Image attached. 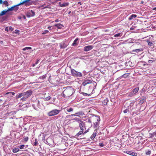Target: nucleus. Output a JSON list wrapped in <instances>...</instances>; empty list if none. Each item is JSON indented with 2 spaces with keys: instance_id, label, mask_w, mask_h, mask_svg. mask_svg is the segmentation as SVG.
<instances>
[{
  "instance_id": "1",
  "label": "nucleus",
  "mask_w": 156,
  "mask_h": 156,
  "mask_svg": "<svg viewBox=\"0 0 156 156\" xmlns=\"http://www.w3.org/2000/svg\"><path fill=\"white\" fill-rule=\"evenodd\" d=\"M100 119L99 116H96L92 117L90 119H89L88 122L90 123H92L94 124V126L95 128H98L99 124Z\"/></svg>"
},
{
  "instance_id": "2",
  "label": "nucleus",
  "mask_w": 156,
  "mask_h": 156,
  "mask_svg": "<svg viewBox=\"0 0 156 156\" xmlns=\"http://www.w3.org/2000/svg\"><path fill=\"white\" fill-rule=\"evenodd\" d=\"M73 93V89L70 87H68L64 90L61 95L64 98H66L71 96Z\"/></svg>"
},
{
  "instance_id": "3",
  "label": "nucleus",
  "mask_w": 156,
  "mask_h": 156,
  "mask_svg": "<svg viewBox=\"0 0 156 156\" xmlns=\"http://www.w3.org/2000/svg\"><path fill=\"white\" fill-rule=\"evenodd\" d=\"M71 73L72 75L76 77H80L82 76V74L79 72L76 71L74 69H71Z\"/></svg>"
},
{
  "instance_id": "4",
  "label": "nucleus",
  "mask_w": 156,
  "mask_h": 156,
  "mask_svg": "<svg viewBox=\"0 0 156 156\" xmlns=\"http://www.w3.org/2000/svg\"><path fill=\"white\" fill-rule=\"evenodd\" d=\"M60 112V110L55 109L49 112L48 113V115L50 116H54L58 114Z\"/></svg>"
},
{
  "instance_id": "5",
  "label": "nucleus",
  "mask_w": 156,
  "mask_h": 156,
  "mask_svg": "<svg viewBox=\"0 0 156 156\" xmlns=\"http://www.w3.org/2000/svg\"><path fill=\"white\" fill-rule=\"evenodd\" d=\"M32 91L31 90H28L26 92H24L23 93V97L21 99H23L24 98H28L32 94Z\"/></svg>"
},
{
  "instance_id": "6",
  "label": "nucleus",
  "mask_w": 156,
  "mask_h": 156,
  "mask_svg": "<svg viewBox=\"0 0 156 156\" xmlns=\"http://www.w3.org/2000/svg\"><path fill=\"white\" fill-rule=\"evenodd\" d=\"M35 12L33 10H31L28 11L26 14V15L27 17L29 18L34 16Z\"/></svg>"
},
{
  "instance_id": "7",
  "label": "nucleus",
  "mask_w": 156,
  "mask_h": 156,
  "mask_svg": "<svg viewBox=\"0 0 156 156\" xmlns=\"http://www.w3.org/2000/svg\"><path fill=\"white\" fill-rule=\"evenodd\" d=\"M93 48V46L92 45H88L84 47L83 50L84 51H87L91 50Z\"/></svg>"
},
{
  "instance_id": "8",
  "label": "nucleus",
  "mask_w": 156,
  "mask_h": 156,
  "mask_svg": "<svg viewBox=\"0 0 156 156\" xmlns=\"http://www.w3.org/2000/svg\"><path fill=\"white\" fill-rule=\"evenodd\" d=\"M92 80H85L82 83V85L83 86H85L88 84L91 83H92Z\"/></svg>"
},
{
  "instance_id": "9",
  "label": "nucleus",
  "mask_w": 156,
  "mask_h": 156,
  "mask_svg": "<svg viewBox=\"0 0 156 156\" xmlns=\"http://www.w3.org/2000/svg\"><path fill=\"white\" fill-rule=\"evenodd\" d=\"M84 122H80L79 124V126L81 130H84V127L85 126Z\"/></svg>"
},
{
  "instance_id": "10",
  "label": "nucleus",
  "mask_w": 156,
  "mask_h": 156,
  "mask_svg": "<svg viewBox=\"0 0 156 156\" xmlns=\"http://www.w3.org/2000/svg\"><path fill=\"white\" fill-rule=\"evenodd\" d=\"M59 45L60 46V48H65L67 46V45L65 44L64 42H61L60 44Z\"/></svg>"
},
{
  "instance_id": "11",
  "label": "nucleus",
  "mask_w": 156,
  "mask_h": 156,
  "mask_svg": "<svg viewBox=\"0 0 156 156\" xmlns=\"http://www.w3.org/2000/svg\"><path fill=\"white\" fill-rule=\"evenodd\" d=\"M79 39L78 38H76L74 41L73 43L72 44V46H76L78 45L79 43V41L78 42V41Z\"/></svg>"
},
{
  "instance_id": "12",
  "label": "nucleus",
  "mask_w": 156,
  "mask_h": 156,
  "mask_svg": "<svg viewBox=\"0 0 156 156\" xmlns=\"http://www.w3.org/2000/svg\"><path fill=\"white\" fill-rule=\"evenodd\" d=\"M126 153L133 156H136L137 155V153L131 151H126Z\"/></svg>"
},
{
  "instance_id": "13",
  "label": "nucleus",
  "mask_w": 156,
  "mask_h": 156,
  "mask_svg": "<svg viewBox=\"0 0 156 156\" xmlns=\"http://www.w3.org/2000/svg\"><path fill=\"white\" fill-rule=\"evenodd\" d=\"M65 109H66V111L68 112H73V109L71 107L70 108H68V107H66L65 108Z\"/></svg>"
},
{
  "instance_id": "14",
  "label": "nucleus",
  "mask_w": 156,
  "mask_h": 156,
  "mask_svg": "<svg viewBox=\"0 0 156 156\" xmlns=\"http://www.w3.org/2000/svg\"><path fill=\"white\" fill-rule=\"evenodd\" d=\"M95 131L96 130L94 131V132L93 133V134L91 135V136H90V138L92 140H93L95 137V136H96L97 133L96 131L95 132Z\"/></svg>"
},
{
  "instance_id": "15",
  "label": "nucleus",
  "mask_w": 156,
  "mask_h": 156,
  "mask_svg": "<svg viewBox=\"0 0 156 156\" xmlns=\"http://www.w3.org/2000/svg\"><path fill=\"white\" fill-rule=\"evenodd\" d=\"M139 89V88L138 87L135 88L133 90L132 93H133L134 94H135L138 91Z\"/></svg>"
},
{
  "instance_id": "16",
  "label": "nucleus",
  "mask_w": 156,
  "mask_h": 156,
  "mask_svg": "<svg viewBox=\"0 0 156 156\" xmlns=\"http://www.w3.org/2000/svg\"><path fill=\"white\" fill-rule=\"evenodd\" d=\"M59 5L61 7H64L68 5V3H63L62 4L61 2L59 3Z\"/></svg>"
},
{
  "instance_id": "17",
  "label": "nucleus",
  "mask_w": 156,
  "mask_h": 156,
  "mask_svg": "<svg viewBox=\"0 0 156 156\" xmlns=\"http://www.w3.org/2000/svg\"><path fill=\"white\" fill-rule=\"evenodd\" d=\"M137 16V15L135 14H132V15L129 18V20H130L133 18H135Z\"/></svg>"
},
{
  "instance_id": "18",
  "label": "nucleus",
  "mask_w": 156,
  "mask_h": 156,
  "mask_svg": "<svg viewBox=\"0 0 156 156\" xmlns=\"http://www.w3.org/2000/svg\"><path fill=\"white\" fill-rule=\"evenodd\" d=\"M55 26L56 27L58 28L61 29L63 27L62 25L60 23H58L55 25Z\"/></svg>"
},
{
  "instance_id": "19",
  "label": "nucleus",
  "mask_w": 156,
  "mask_h": 156,
  "mask_svg": "<svg viewBox=\"0 0 156 156\" xmlns=\"http://www.w3.org/2000/svg\"><path fill=\"white\" fill-rule=\"evenodd\" d=\"M8 12L7 10H5L2 11L1 13H0V16H2L4 15L6 13Z\"/></svg>"
},
{
  "instance_id": "20",
  "label": "nucleus",
  "mask_w": 156,
  "mask_h": 156,
  "mask_svg": "<svg viewBox=\"0 0 156 156\" xmlns=\"http://www.w3.org/2000/svg\"><path fill=\"white\" fill-rule=\"evenodd\" d=\"M108 101V99L107 98H106L103 101L102 103L103 105H105L107 104Z\"/></svg>"
},
{
  "instance_id": "21",
  "label": "nucleus",
  "mask_w": 156,
  "mask_h": 156,
  "mask_svg": "<svg viewBox=\"0 0 156 156\" xmlns=\"http://www.w3.org/2000/svg\"><path fill=\"white\" fill-rule=\"evenodd\" d=\"M154 136H156V131L155 132H154L152 133H150V136L149 138H151L154 137Z\"/></svg>"
},
{
  "instance_id": "22",
  "label": "nucleus",
  "mask_w": 156,
  "mask_h": 156,
  "mask_svg": "<svg viewBox=\"0 0 156 156\" xmlns=\"http://www.w3.org/2000/svg\"><path fill=\"white\" fill-rule=\"evenodd\" d=\"M77 115H80V112H77V113H76L75 114H71V115H67V116H66V117L68 118L69 116H77Z\"/></svg>"
},
{
  "instance_id": "23",
  "label": "nucleus",
  "mask_w": 156,
  "mask_h": 156,
  "mask_svg": "<svg viewBox=\"0 0 156 156\" xmlns=\"http://www.w3.org/2000/svg\"><path fill=\"white\" fill-rule=\"evenodd\" d=\"M20 150L18 148H15L12 149V152L14 153H16L18 152Z\"/></svg>"
},
{
  "instance_id": "24",
  "label": "nucleus",
  "mask_w": 156,
  "mask_h": 156,
  "mask_svg": "<svg viewBox=\"0 0 156 156\" xmlns=\"http://www.w3.org/2000/svg\"><path fill=\"white\" fill-rule=\"evenodd\" d=\"M83 133V130H81L80 131H79V132L76 134V136H79L80 135L82 134Z\"/></svg>"
},
{
  "instance_id": "25",
  "label": "nucleus",
  "mask_w": 156,
  "mask_h": 156,
  "mask_svg": "<svg viewBox=\"0 0 156 156\" xmlns=\"http://www.w3.org/2000/svg\"><path fill=\"white\" fill-rule=\"evenodd\" d=\"M22 96H23V93H20V94H19L18 95H17L16 96V98H21Z\"/></svg>"
},
{
  "instance_id": "26",
  "label": "nucleus",
  "mask_w": 156,
  "mask_h": 156,
  "mask_svg": "<svg viewBox=\"0 0 156 156\" xmlns=\"http://www.w3.org/2000/svg\"><path fill=\"white\" fill-rule=\"evenodd\" d=\"M143 51V49L142 48H140V49H137L135 50H133L132 51L134 52V51Z\"/></svg>"
},
{
  "instance_id": "27",
  "label": "nucleus",
  "mask_w": 156,
  "mask_h": 156,
  "mask_svg": "<svg viewBox=\"0 0 156 156\" xmlns=\"http://www.w3.org/2000/svg\"><path fill=\"white\" fill-rule=\"evenodd\" d=\"M151 59H153V60H149L148 61V62L149 63H152L153 62H154L156 61V59H155L153 58H151Z\"/></svg>"
},
{
  "instance_id": "28",
  "label": "nucleus",
  "mask_w": 156,
  "mask_h": 156,
  "mask_svg": "<svg viewBox=\"0 0 156 156\" xmlns=\"http://www.w3.org/2000/svg\"><path fill=\"white\" fill-rule=\"evenodd\" d=\"M74 119L77 121L79 123H80L82 121L80 118H75Z\"/></svg>"
},
{
  "instance_id": "29",
  "label": "nucleus",
  "mask_w": 156,
  "mask_h": 156,
  "mask_svg": "<svg viewBox=\"0 0 156 156\" xmlns=\"http://www.w3.org/2000/svg\"><path fill=\"white\" fill-rule=\"evenodd\" d=\"M122 35L121 33H118L114 35V37H120Z\"/></svg>"
},
{
  "instance_id": "30",
  "label": "nucleus",
  "mask_w": 156,
  "mask_h": 156,
  "mask_svg": "<svg viewBox=\"0 0 156 156\" xmlns=\"http://www.w3.org/2000/svg\"><path fill=\"white\" fill-rule=\"evenodd\" d=\"M32 48L30 47H26L22 49L23 51H25L29 49H31Z\"/></svg>"
},
{
  "instance_id": "31",
  "label": "nucleus",
  "mask_w": 156,
  "mask_h": 156,
  "mask_svg": "<svg viewBox=\"0 0 156 156\" xmlns=\"http://www.w3.org/2000/svg\"><path fill=\"white\" fill-rule=\"evenodd\" d=\"M145 100V98H143V99H141V100L140 101V104L142 105L144 103Z\"/></svg>"
},
{
  "instance_id": "32",
  "label": "nucleus",
  "mask_w": 156,
  "mask_h": 156,
  "mask_svg": "<svg viewBox=\"0 0 156 156\" xmlns=\"http://www.w3.org/2000/svg\"><path fill=\"white\" fill-rule=\"evenodd\" d=\"M51 98V97L50 96H49L45 98H44V100L45 101H48L50 100Z\"/></svg>"
},
{
  "instance_id": "33",
  "label": "nucleus",
  "mask_w": 156,
  "mask_h": 156,
  "mask_svg": "<svg viewBox=\"0 0 156 156\" xmlns=\"http://www.w3.org/2000/svg\"><path fill=\"white\" fill-rule=\"evenodd\" d=\"M147 42L148 43V44L150 46H151L153 45V43L151 41H150L147 40Z\"/></svg>"
},
{
  "instance_id": "34",
  "label": "nucleus",
  "mask_w": 156,
  "mask_h": 156,
  "mask_svg": "<svg viewBox=\"0 0 156 156\" xmlns=\"http://www.w3.org/2000/svg\"><path fill=\"white\" fill-rule=\"evenodd\" d=\"M35 142L34 143V146H37L38 144V142L37 141V139H35Z\"/></svg>"
},
{
  "instance_id": "35",
  "label": "nucleus",
  "mask_w": 156,
  "mask_h": 156,
  "mask_svg": "<svg viewBox=\"0 0 156 156\" xmlns=\"http://www.w3.org/2000/svg\"><path fill=\"white\" fill-rule=\"evenodd\" d=\"M151 153V151L150 150H148L146 152V155H150Z\"/></svg>"
},
{
  "instance_id": "36",
  "label": "nucleus",
  "mask_w": 156,
  "mask_h": 156,
  "mask_svg": "<svg viewBox=\"0 0 156 156\" xmlns=\"http://www.w3.org/2000/svg\"><path fill=\"white\" fill-rule=\"evenodd\" d=\"M82 94L84 96H89L90 95V94H87L86 93H82Z\"/></svg>"
},
{
  "instance_id": "37",
  "label": "nucleus",
  "mask_w": 156,
  "mask_h": 156,
  "mask_svg": "<svg viewBox=\"0 0 156 156\" xmlns=\"http://www.w3.org/2000/svg\"><path fill=\"white\" fill-rule=\"evenodd\" d=\"M129 75L127 73L124 74L122 76V77H123L126 78Z\"/></svg>"
},
{
  "instance_id": "38",
  "label": "nucleus",
  "mask_w": 156,
  "mask_h": 156,
  "mask_svg": "<svg viewBox=\"0 0 156 156\" xmlns=\"http://www.w3.org/2000/svg\"><path fill=\"white\" fill-rule=\"evenodd\" d=\"M14 7L13 6V7H11V8L8 9H7L8 12L9 11H10L13 10L14 9Z\"/></svg>"
},
{
  "instance_id": "39",
  "label": "nucleus",
  "mask_w": 156,
  "mask_h": 156,
  "mask_svg": "<svg viewBox=\"0 0 156 156\" xmlns=\"http://www.w3.org/2000/svg\"><path fill=\"white\" fill-rule=\"evenodd\" d=\"M28 137L27 136L26 137L24 138V141L27 142L28 140Z\"/></svg>"
},
{
  "instance_id": "40",
  "label": "nucleus",
  "mask_w": 156,
  "mask_h": 156,
  "mask_svg": "<svg viewBox=\"0 0 156 156\" xmlns=\"http://www.w3.org/2000/svg\"><path fill=\"white\" fill-rule=\"evenodd\" d=\"M25 145L24 144L20 146V147H19L20 148V149H22L24 148V147H25Z\"/></svg>"
},
{
  "instance_id": "41",
  "label": "nucleus",
  "mask_w": 156,
  "mask_h": 156,
  "mask_svg": "<svg viewBox=\"0 0 156 156\" xmlns=\"http://www.w3.org/2000/svg\"><path fill=\"white\" fill-rule=\"evenodd\" d=\"M3 3L6 5V6H8L9 5L8 3V2L6 1H5L3 2Z\"/></svg>"
},
{
  "instance_id": "42",
  "label": "nucleus",
  "mask_w": 156,
  "mask_h": 156,
  "mask_svg": "<svg viewBox=\"0 0 156 156\" xmlns=\"http://www.w3.org/2000/svg\"><path fill=\"white\" fill-rule=\"evenodd\" d=\"M48 32L49 31L48 30H44V32L42 33V34L44 35L46 33H48Z\"/></svg>"
},
{
  "instance_id": "43",
  "label": "nucleus",
  "mask_w": 156,
  "mask_h": 156,
  "mask_svg": "<svg viewBox=\"0 0 156 156\" xmlns=\"http://www.w3.org/2000/svg\"><path fill=\"white\" fill-rule=\"evenodd\" d=\"M14 30V29L12 27H10L9 28V30L11 31H13Z\"/></svg>"
},
{
  "instance_id": "44",
  "label": "nucleus",
  "mask_w": 156,
  "mask_h": 156,
  "mask_svg": "<svg viewBox=\"0 0 156 156\" xmlns=\"http://www.w3.org/2000/svg\"><path fill=\"white\" fill-rule=\"evenodd\" d=\"M9 93H11L12 95H14L15 94V93L13 92H8L6 93V94H8Z\"/></svg>"
},
{
  "instance_id": "45",
  "label": "nucleus",
  "mask_w": 156,
  "mask_h": 156,
  "mask_svg": "<svg viewBox=\"0 0 156 156\" xmlns=\"http://www.w3.org/2000/svg\"><path fill=\"white\" fill-rule=\"evenodd\" d=\"M99 146L100 147H102L104 146V144H103V143H99Z\"/></svg>"
},
{
  "instance_id": "46",
  "label": "nucleus",
  "mask_w": 156,
  "mask_h": 156,
  "mask_svg": "<svg viewBox=\"0 0 156 156\" xmlns=\"http://www.w3.org/2000/svg\"><path fill=\"white\" fill-rule=\"evenodd\" d=\"M128 111V110L127 109H126L124 111V113H126Z\"/></svg>"
},
{
  "instance_id": "47",
  "label": "nucleus",
  "mask_w": 156,
  "mask_h": 156,
  "mask_svg": "<svg viewBox=\"0 0 156 156\" xmlns=\"http://www.w3.org/2000/svg\"><path fill=\"white\" fill-rule=\"evenodd\" d=\"M88 130H87L86 131H85V132H84V133H83V134H85V133H87L88 131Z\"/></svg>"
},
{
  "instance_id": "48",
  "label": "nucleus",
  "mask_w": 156,
  "mask_h": 156,
  "mask_svg": "<svg viewBox=\"0 0 156 156\" xmlns=\"http://www.w3.org/2000/svg\"><path fill=\"white\" fill-rule=\"evenodd\" d=\"M39 60L38 59H37L36 62L35 63V64H37Z\"/></svg>"
},
{
  "instance_id": "49",
  "label": "nucleus",
  "mask_w": 156,
  "mask_h": 156,
  "mask_svg": "<svg viewBox=\"0 0 156 156\" xmlns=\"http://www.w3.org/2000/svg\"><path fill=\"white\" fill-rule=\"evenodd\" d=\"M59 21L58 20V19H56V20H55V21L56 22H58Z\"/></svg>"
},
{
  "instance_id": "50",
  "label": "nucleus",
  "mask_w": 156,
  "mask_h": 156,
  "mask_svg": "<svg viewBox=\"0 0 156 156\" xmlns=\"http://www.w3.org/2000/svg\"><path fill=\"white\" fill-rule=\"evenodd\" d=\"M3 3L2 0H0V4H2Z\"/></svg>"
},
{
  "instance_id": "51",
  "label": "nucleus",
  "mask_w": 156,
  "mask_h": 156,
  "mask_svg": "<svg viewBox=\"0 0 156 156\" xmlns=\"http://www.w3.org/2000/svg\"><path fill=\"white\" fill-rule=\"evenodd\" d=\"M153 10H156V7H154L153 9Z\"/></svg>"
},
{
  "instance_id": "52",
  "label": "nucleus",
  "mask_w": 156,
  "mask_h": 156,
  "mask_svg": "<svg viewBox=\"0 0 156 156\" xmlns=\"http://www.w3.org/2000/svg\"><path fill=\"white\" fill-rule=\"evenodd\" d=\"M35 65H36L35 64H33V67L34 66H35Z\"/></svg>"
},
{
  "instance_id": "53",
  "label": "nucleus",
  "mask_w": 156,
  "mask_h": 156,
  "mask_svg": "<svg viewBox=\"0 0 156 156\" xmlns=\"http://www.w3.org/2000/svg\"><path fill=\"white\" fill-rule=\"evenodd\" d=\"M51 27H48V28H51Z\"/></svg>"
},
{
  "instance_id": "54",
  "label": "nucleus",
  "mask_w": 156,
  "mask_h": 156,
  "mask_svg": "<svg viewBox=\"0 0 156 156\" xmlns=\"http://www.w3.org/2000/svg\"><path fill=\"white\" fill-rule=\"evenodd\" d=\"M24 129L25 130H27V129L26 128H24Z\"/></svg>"
},
{
  "instance_id": "55",
  "label": "nucleus",
  "mask_w": 156,
  "mask_h": 156,
  "mask_svg": "<svg viewBox=\"0 0 156 156\" xmlns=\"http://www.w3.org/2000/svg\"><path fill=\"white\" fill-rule=\"evenodd\" d=\"M13 125H15V123H14V122H13Z\"/></svg>"
},
{
  "instance_id": "56",
  "label": "nucleus",
  "mask_w": 156,
  "mask_h": 156,
  "mask_svg": "<svg viewBox=\"0 0 156 156\" xmlns=\"http://www.w3.org/2000/svg\"><path fill=\"white\" fill-rule=\"evenodd\" d=\"M7 29V28H5V30H7V29Z\"/></svg>"
},
{
  "instance_id": "57",
  "label": "nucleus",
  "mask_w": 156,
  "mask_h": 156,
  "mask_svg": "<svg viewBox=\"0 0 156 156\" xmlns=\"http://www.w3.org/2000/svg\"><path fill=\"white\" fill-rule=\"evenodd\" d=\"M7 29V28H5V30H7V29Z\"/></svg>"
},
{
  "instance_id": "58",
  "label": "nucleus",
  "mask_w": 156,
  "mask_h": 156,
  "mask_svg": "<svg viewBox=\"0 0 156 156\" xmlns=\"http://www.w3.org/2000/svg\"><path fill=\"white\" fill-rule=\"evenodd\" d=\"M24 19H25V18H26V17H25V16H24Z\"/></svg>"
},
{
  "instance_id": "59",
  "label": "nucleus",
  "mask_w": 156,
  "mask_h": 156,
  "mask_svg": "<svg viewBox=\"0 0 156 156\" xmlns=\"http://www.w3.org/2000/svg\"><path fill=\"white\" fill-rule=\"evenodd\" d=\"M70 12H71L70 11V12H69V13H70Z\"/></svg>"
},
{
  "instance_id": "60",
  "label": "nucleus",
  "mask_w": 156,
  "mask_h": 156,
  "mask_svg": "<svg viewBox=\"0 0 156 156\" xmlns=\"http://www.w3.org/2000/svg\"><path fill=\"white\" fill-rule=\"evenodd\" d=\"M45 77H46V76H45V77H44V78H45Z\"/></svg>"
}]
</instances>
